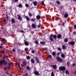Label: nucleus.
Instances as JSON below:
<instances>
[{
	"instance_id": "obj_1",
	"label": "nucleus",
	"mask_w": 76,
	"mask_h": 76,
	"mask_svg": "<svg viewBox=\"0 0 76 76\" xmlns=\"http://www.w3.org/2000/svg\"><path fill=\"white\" fill-rule=\"evenodd\" d=\"M53 38H54L55 39H56V38H57V36H56V35H50L49 37V39L50 40H51V41H53Z\"/></svg>"
},
{
	"instance_id": "obj_2",
	"label": "nucleus",
	"mask_w": 76,
	"mask_h": 76,
	"mask_svg": "<svg viewBox=\"0 0 76 76\" xmlns=\"http://www.w3.org/2000/svg\"><path fill=\"white\" fill-rule=\"evenodd\" d=\"M8 62L7 61H5V60H2L0 61V65L1 64H4L6 65Z\"/></svg>"
},
{
	"instance_id": "obj_3",
	"label": "nucleus",
	"mask_w": 76,
	"mask_h": 76,
	"mask_svg": "<svg viewBox=\"0 0 76 76\" xmlns=\"http://www.w3.org/2000/svg\"><path fill=\"white\" fill-rule=\"evenodd\" d=\"M60 70L64 71L66 70V67L64 66H61L59 67Z\"/></svg>"
},
{
	"instance_id": "obj_4",
	"label": "nucleus",
	"mask_w": 76,
	"mask_h": 76,
	"mask_svg": "<svg viewBox=\"0 0 76 76\" xmlns=\"http://www.w3.org/2000/svg\"><path fill=\"white\" fill-rule=\"evenodd\" d=\"M56 60L59 62H61L63 61V59L59 57H57L56 58Z\"/></svg>"
},
{
	"instance_id": "obj_5",
	"label": "nucleus",
	"mask_w": 76,
	"mask_h": 76,
	"mask_svg": "<svg viewBox=\"0 0 76 76\" xmlns=\"http://www.w3.org/2000/svg\"><path fill=\"white\" fill-rule=\"evenodd\" d=\"M17 16H18V19L19 20H22V18L21 17L20 15L18 14Z\"/></svg>"
},
{
	"instance_id": "obj_6",
	"label": "nucleus",
	"mask_w": 76,
	"mask_h": 76,
	"mask_svg": "<svg viewBox=\"0 0 76 76\" xmlns=\"http://www.w3.org/2000/svg\"><path fill=\"white\" fill-rule=\"evenodd\" d=\"M34 74L35 75H37L39 76V73H38V72L37 71H34Z\"/></svg>"
},
{
	"instance_id": "obj_7",
	"label": "nucleus",
	"mask_w": 76,
	"mask_h": 76,
	"mask_svg": "<svg viewBox=\"0 0 76 76\" xmlns=\"http://www.w3.org/2000/svg\"><path fill=\"white\" fill-rule=\"evenodd\" d=\"M24 41V44L25 45H26L27 46H28V45L29 43L28 42H27V41H26L25 40Z\"/></svg>"
},
{
	"instance_id": "obj_8",
	"label": "nucleus",
	"mask_w": 76,
	"mask_h": 76,
	"mask_svg": "<svg viewBox=\"0 0 76 76\" xmlns=\"http://www.w3.org/2000/svg\"><path fill=\"white\" fill-rule=\"evenodd\" d=\"M75 44V42L73 41H72L69 42V44L70 45H74Z\"/></svg>"
},
{
	"instance_id": "obj_9",
	"label": "nucleus",
	"mask_w": 76,
	"mask_h": 76,
	"mask_svg": "<svg viewBox=\"0 0 76 76\" xmlns=\"http://www.w3.org/2000/svg\"><path fill=\"white\" fill-rule=\"evenodd\" d=\"M62 47L63 50H66V46L65 45H63L62 46Z\"/></svg>"
},
{
	"instance_id": "obj_10",
	"label": "nucleus",
	"mask_w": 76,
	"mask_h": 76,
	"mask_svg": "<svg viewBox=\"0 0 76 76\" xmlns=\"http://www.w3.org/2000/svg\"><path fill=\"white\" fill-rule=\"evenodd\" d=\"M23 66H26V62L25 61H23Z\"/></svg>"
},
{
	"instance_id": "obj_11",
	"label": "nucleus",
	"mask_w": 76,
	"mask_h": 76,
	"mask_svg": "<svg viewBox=\"0 0 76 76\" xmlns=\"http://www.w3.org/2000/svg\"><path fill=\"white\" fill-rule=\"evenodd\" d=\"M32 26L33 28H36V25L34 23L32 24Z\"/></svg>"
},
{
	"instance_id": "obj_12",
	"label": "nucleus",
	"mask_w": 76,
	"mask_h": 76,
	"mask_svg": "<svg viewBox=\"0 0 76 76\" xmlns=\"http://www.w3.org/2000/svg\"><path fill=\"white\" fill-rule=\"evenodd\" d=\"M33 3L34 6H36V5H37V2L36 1H34Z\"/></svg>"
},
{
	"instance_id": "obj_13",
	"label": "nucleus",
	"mask_w": 76,
	"mask_h": 76,
	"mask_svg": "<svg viewBox=\"0 0 76 76\" xmlns=\"http://www.w3.org/2000/svg\"><path fill=\"white\" fill-rule=\"evenodd\" d=\"M11 22L12 23H14L15 22V19H14L13 18H12L11 20Z\"/></svg>"
},
{
	"instance_id": "obj_14",
	"label": "nucleus",
	"mask_w": 76,
	"mask_h": 76,
	"mask_svg": "<svg viewBox=\"0 0 76 76\" xmlns=\"http://www.w3.org/2000/svg\"><path fill=\"white\" fill-rule=\"evenodd\" d=\"M40 44H42V45H44V44H45V42L44 41L40 42Z\"/></svg>"
},
{
	"instance_id": "obj_15",
	"label": "nucleus",
	"mask_w": 76,
	"mask_h": 76,
	"mask_svg": "<svg viewBox=\"0 0 76 76\" xmlns=\"http://www.w3.org/2000/svg\"><path fill=\"white\" fill-rule=\"evenodd\" d=\"M64 17L65 18H67V17H68V14H65Z\"/></svg>"
},
{
	"instance_id": "obj_16",
	"label": "nucleus",
	"mask_w": 76,
	"mask_h": 76,
	"mask_svg": "<svg viewBox=\"0 0 76 76\" xmlns=\"http://www.w3.org/2000/svg\"><path fill=\"white\" fill-rule=\"evenodd\" d=\"M57 37L58 38H60L61 37V35L60 34H58Z\"/></svg>"
},
{
	"instance_id": "obj_17",
	"label": "nucleus",
	"mask_w": 76,
	"mask_h": 76,
	"mask_svg": "<svg viewBox=\"0 0 76 76\" xmlns=\"http://www.w3.org/2000/svg\"><path fill=\"white\" fill-rule=\"evenodd\" d=\"M36 18L37 19H40V16L39 15H37L36 16Z\"/></svg>"
},
{
	"instance_id": "obj_18",
	"label": "nucleus",
	"mask_w": 76,
	"mask_h": 76,
	"mask_svg": "<svg viewBox=\"0 0 76 76\" xmlns=\"http://www.w3.org/2000/svg\"><path fill=\"white\" fill-rule=\"evenodd\" d=\"M56 65H53V67L54 69H56Z\"/></svg>"
},
{
	"instance_id": "obj_19",
	"label": "nucleus",
	"mask_w": 76,
	"mask_h": 76,
	"mask_svg": "<svg viewBox=\"0 0 76 76\" xmlns=\"http://www.w3.org/2000/svg\"><path fill=\"white\" fill-rule=\"evenodd\" d=\"M31 61L32 63H33V64H34V60L33 59H32L31 60Z\"/></svg>"
},
{
	"instance_id": "obj_20",
	"label": "nucleus",
	"mask_w": 76,
	"mask_h": 76,
	"mask_svg": "<svg viewBox=\"0 0 76 76\" xmlns=\"http://www.w3.org/2000/svg\"><path fill=\"white\" fill-rule=\"evenodd\" d=\"M25 18L27 20H29V17H28V16H26V17Z\"/></svg>"
},
{
	"instance_id": "obj_21",
	"label": "nucleus",
	"mask_w": 76,
	"mask_h": 76,
	"mask_svg": "<svg viewBox=\"0 0 76 76\" xmlns=\"http://www.w3.org/2000/svg\"><path fill=\"white\" fill-rule=\"evenodd\" d=\"M61 56L62 58H64V54L62 53L61 54Z\"/></svg>"
},
{
	"instance_id": "obj_22",
	"label": "nucleus",
	"mask_w": 76,
	"mask_h": 76,
	"mask_svg": "<svg viewBox=\"0 0 76 76\" xmlns=\"http://www.w3.org/2000/svg\"><path fill=\"white\" fill-rule=\"evenodd\" d=\"M69 71H68L67 70H66L65 71V73H66V75H67L68 73H69Z\"/></svg>"
},
{
	"instance_id": "obj_23",
	"label": "nucleus",
	"mask_w": 76,
	"mask_h": 76,
	"mask_svg": "<svg viewBox=\"0 0 76 76\" xmlns=\"http://www.w3.org/2000/svg\"><path fill=\"white\" fill-rule=\"evenodd\" d=\"M52 54L53 56H54L55 55H56V52H52Z\"/></svg>"
},
{
	"instance_id": "obj_24",
	"label": "nucleus",
	"mask_w": 76,
	"mask_h": 76,
	"mask_svg": "<svg viewBox=\"0 0 76 76\" xmlns=\"http://www.w3.org/2000/svg\"><path fill=\"white\" fill-rule=\"evenodd\" d=\"M31 21L32 22H35V19L34 18H31Z\"/></svg>"
},
{
	"instance_id": "obj_25",
	"label": "nucleus",
	"mask_w": 76,
	"mask_h": 76,
	"mask_svg": "<svg viewBox=\"0 0 76 76\" xmlns=\"http://www.w3.org/2000/svg\"><path fill=\"white\" fill-rule=\"evenodd\" d=\"M51 76H54V72H53V71L52 72V73H51Z\"/></svg>"
},
{
	"instance_id": "obj_26",
	"label": "nucleus",
	"mask_w": 76,
	"mask_h": 76,
	"mask_svg": "<svg viewBox=\"0 0 76 76\" xmlns=\"http://www.w3.org/2000/svg\"><path fill=\"white\" fill-rule=\"evenodd\" d=\"M68 41V40L67 39H65L64 40V41L65 42H67Z\"/></svg>"
},
{
	"instance_id": "obj_27",
	"label": "nucleus",
	"mask_w": 76,
	"mask_h": 76,
	"mask_svg": "<svg viewBox=\"0 0 76 76\" xmlns=\"http://www.w3.org/2000/svg\"><path fill=\"white\" fill-rule=\"evenodd\" d=\"M67 65L69 66L70 65V62L69 61H67Z\"/></svg>"
},
{
	"instance_id": "obj_28",
	"label": "nucleus",
	"mask_w": 76,
	"mask_h": 76,
	"mask_svg": "<svg viewBox=\"0 0 76 76\" xmlns=\"http://www.w3.org/2000/svg\"><path fill=\"white\" fill-rule=\"evenodd\" d=\"M22 6V5L21 4H19L18 5V7L20 8V7H21Z\"/></svg>"
},
{
	"instance_id": "obj_29",
	"label": "nucleus",
	"mask_w": 76,
	"mask_h": 76,
	"mask_svg": "<svg viewBox=\"0 0 76 76\" xmlns=\"http://www.w3.org/2000/svg\"><path fill=\"white\" fill-rule=\"evenodd\" d=\"M28 15L29 16H31V17L32 16V14H31V13H28Z\"/></svg>"
},
{
	"instance_id": "obj_30",
	"label": "nucleus",
	"mask_w": 76,
	"mask_h": 76,
	"mask_svg": "<svg viewBox=\"0 0 76 76\" xmlns=\"http://www.w3.org/2000/svg\"><path fill=\"white\" fill-rule=\"evenodd\" d=\"M25 6L26 7H29V5L28 4H25Z\"/></svg>"
},
{
	"instance_id": "obj_31",
	"label": "nucleus",
	"mask_w": 76,
	"mask_h": 76,
	"mask_svg": "<svg viewBox=\"0 0 76 76\" xmlns=\"http://www.w3.org/2000/svg\"><path fill=\"white\" fill-rule=\"evenodd\" d=\"M73 74L74 75H76V72L75 71L73 72Z\"/></svg>"
},
{
	"instance_id": "obj_32",
	"label": "nucleus",
	"mask_w": 76,
	"mask_h": 76,
	"mask_svg": "<svg viewBox=\"0 0 76 76\" xmlns=\"http://www.w3.org/2000/svg\"><path fill=\"white\" fill-rule=\"evenodd\" d=\"M26 58L28 60H29V58H30V57H29V56H26Z\"/></svg>"
},
{
	"instance_id": "obj_33",
	"label": "nucleus",
	"mask_w": 76,
	"mask_h": 76,
	"mask_svg": "<svg viewBox=\"0 0 76 76\" xmlns=\"http://www.w3.org/2000/svg\"><path fill=\"white\" fill-rule=\"evenodd\" d=\"M58 50L59 51H61V48H58Z\"/></svg>"
},
{
	"instance_id": "obj_34",
	"label": "nucleus",
	"mask_w": 76,
	"mask_h": 76,
	"mask_svg": "<svg viewBox=\"0 0 76 76\" xmlns=\"http://www.w3.org/2000/svg\"><path fill=\"white\" fill-rule=\"evenodd\" d=\"M24 50L25 51H28V48H25Z\"/></svg>"
},
{
	"instance_id": "obj_35",
	"label": "nucleus",
	"mask_w": 76,
	"mask_h": 76,
	"mask_svg": "<svg viewBox=\"0 0 76 76\" xmlns=\"http://www.w3.org/2000/svg\"><path fill=\"white\" fill-rule=\"evenodd\" d=\"M25 76H27L28 75V73H26L25 74Z\"/></svg>"
},
{
	"instance_id": "obj_36",
	"label": "nucleus",
	"mask_w": 76,
	"mask_h": 76,
	"mask_svg": "<svg viewBox=\"0 0 76 76\" xmlns=\"http://www.w3.org/2000/svg\"><path fill=\"white\" fill-rule=\"evenodd\" d=\"M35 43L36 44H38V42L37 41H35Z\"/></svg>"
},
{
	"instance_id": "obj_37",
	"label": "nucleus",
	"mask_w": 76,
	"mask_h": 76,
	"mask_svg": "<svg viewBox=\"0 0 76 76\" xmlns=\"http://www.w3.org/2000/svg\"><path fill=\"white\" fill-rule=\"evenodd\" d=\"M6 56L4 55L3 57V59H4V58H6Z\"/></svg>"
},
{
	"instance_id": "obj_38",
	"label": "nucleus",
	"mask_w": 76,
	"mask_h": 76,
	"mask_svg": "<svg viewBox=\"0 0 76 76\" xmlns=\"http://www.w3.org/2000/svg\"><path fill=\"white\" fill-rule=\"evenodd\" d=\"M10 65H9L8 66H7V69H9V68H10Z\"/></svg>"
},
{
	"instance_id": "obj_39",
	"label": "nucleus",
	"mask_w": 76,
	"mask_h": 76,
	"mask_svg": "<svg viewBox=\"0 0 76 76\" xmlns=\"http://www.w3.org/2000/svg\"><path fill=\"white\" fill-rule=\"evenodd\" d=\"M20 32H22V33H23L24 32V31L23 30H21L20 31Z\"/></svg>"
},
{
	"instance_id": "obj_40",
	"label": "nucleus",
	"mask_w": 76,
	"mask_h": 76,
	"mask_svg": "<svg viewBox=\"0 0 76 76\" xmlns=\"http://www.w3.org/2000/svg\"><path fill=\"white\" fill-rule=\"evenodd\" d=\"M56 3H57L58 4H60V2L58 1H56Z\"/></svg>"
},
{
	"instance_id": "obj_41",
	"label": "nucleus",
	"mask_w": 76,
	"mask_h": 76,
	"mask_svg": "<svg viewBox=\"0 0 76 76\" xmlns=\"http://www.w3.org/2000/svg\"><path fill=\"white\" fill-rule=\"evenodd\" d=\"M55 19H56V20H58L59 19V18H58L57 17Z\"/></svg>"
},
{
	"instance_id": "obj_42",
	"label": "nucleus",
	"mask_w": 76,
	"mask_h": 76,
	"mask_svg": "<svg viewBox=\"0 0 76 76\" xmlns=\"http://www.w3.org/2000/svg\"><path fill=\"white\" fill-rule=\"evenodd\" d=\"M73 34H74V35H76V32H73Z\"/></svg>"
},
{
	"instance_id": "obj_43",
	"label": "nucleus",
	"mask_w": 76,
	"mask_h": 76,
	"mask_svg": "<svg viewBox=\"0 0 76 76\" xmlns=\"http://www.w3.org/2000/svg\"><path fill=\"white\" fill-rule=\"evenodd\" d=\"M44 2L43 1L42 2V4H43V5H44Z\"/></svg>"
},
{
	"instance_id": "obj_44",
	"label": "nucleus",
	"mask_w": 76,
	"mask_h": 76,
	"mask_svg": "<svg viewBox=\"0 0 76 76\" xmlns=\"http://www.w3.org/2000/svg\"><path fill=\"white\" fill-rule=\"evenodd\" d=\"M18 0H14V1H15V2H18Z\"/></svg>"
},
{
	"instance_id": "obj_45",
	"label": "nucleus",
	"mask_w": 76,
	"mask_h": 76,
	"mask_svg": "<svg viewBox=\"0 0 76 76\" xmlns=\"http://www.w3.org/2000/svg\"><path fill=\"white\" fill-rule=\"evenodd\" d=\"M52 57V56H51V55H49V57L50 58H51Z\"/></svg>"
},
{
	"instance_id": "obj_46",
	"label": "nucleus",
	"mask_w": 76,
	"mask_h": 76,
	"mask_svg": "<svg viewBox=\"0 0 76 76\" xmlns=\"http://www.w3.org/2000/svg\"><path fill=\"white\" fill-rule=\"evenodd\" d=\"M27 69L28 70H29V66H27Z\"/></svg>"
},
{
	"instance_id": "obj_47",
	"label": "nucleus",
	"mask_w": 76,
	"mask_h": 76,
	"mask_svg": "<svg viewBox=\"0 0 76 76\" xmlns=\"http://www.w3.org/2000/svg\"><path fill=\"white\" fill-rule=\"evenodd\" d=\"M4 69H5V70H7V67H4Z\"/></svg>"
},
{
	"instance_id": "obj_48",
	"label": "nucleus",
	"mask_w": 76,
	"mask_h": 76,
	"mask_svg": "<svg viewBox=\"0 0 76 76\" xmlns=\"http://www.w3.org/2000/svg\"><path fill=\"white\" fill-rule=\"evenodd\" d=\"M4 40H5V39L4 38L3 39H2V41H3V42H4Z\"/></svg>"
},
{
	"instance_id": "obj_49",
	"label": "nucleus",
	"mask_w": 76,
	"mask_h": 76,
	"mask_svg": "<svg viewBox=\"0 0 76 76\" xmlns=\"http://www.w3.org/2000/svg\"><path fill=\"white\" fill-rule=\"evenodd\" d=\"M74 28L75 29H76V25H75L74 26Z\"/></svg>"
},
{
	"instance_id": "obj_50",
	"label": "nucleus",
	"mask_w": 76,
	"mask_h": 76,
	"mask_svg": "<svg viewBox=\"0 0 76 76\" xmlns=\"http://www.w3.org/2000/svg\"><path fill=\"white\" fill-rule=\"evenodd\" d=\"M18 67H19V66H20V64L19 63H18Z\"/></svg>"
},
{
	"instance_id": "obj_51",
	"label": "nucleus",
	"mask_w": 76,
	"mask_h": 76,
	"mask_svg": "<svg viewBox=\"0 0 76 76\" xmlns=\"http://www.w3.org/2000/svg\"><path fill=\"white\" fill-rule=\"evenodd\" d=\"M40 24H39V25H38V28H40Z\"/></svg>"
},
{
	"instance_id": "obj_52",
	"label": "nucleus",
	"mask_w": 76,
	"mask_h": 76,
	"mask_svg": "<svg viewBox=\"0 0 76 76\" xmlns=\"http://www.w3.org/2000/svg\"><path fill=\"white\" fill-rule=\"evenodd\" d=\"M57 55L58 56H59V55H60V53H57Z\"/></svg>"
},
{
	"instance_id": "obj_53",
	"label": "nucleus",
	"mask_w": 76,
	"mask_h": 76,
	"mask_svg": "<svg viewBox=\"0 0 76 76\" xmlns=\"http://www.w3.org/2000/svg\"><path fill=\"white\" fill-rule=\"evenodd\" d=\"M45 50H48V49L47 48H45Z\"/></svg>"
},
{
	"instance_id": "obj_54",
	"label": "nucleus",
	"mask_w": 76,
	"mask_h": 76,
	"mask_svg": "<svg viewBox=\"0 0 76 76\" xmlns=\"http://www.w3.org/2000/svg\"><path fill=\"white\" fill-rule=\"evenodd\" d=\"M75 63H73L72 65V66H75Z\"/></svg>"
},
{
	"instance_id": "obj_55",
	"label": "nucleus",
	"mask_w": 76,
	"mask_h": 76,
	"mask_svg": "<svg viewBox=\"0 0 76 76\" xmlns=\"http://www.w3.org/2000/svg\"><path fill=\"white\" fill-rule=\"evenodd\" d=\"M32 53H35V52L34 51L32 50Z\"/></svg>"
},
{
	"instance_id": "obj_56",
	"label": "nucleus",
	"mask_w": 76,
	"mask_h": 76,
	"mask_svg": "<svg viewBox=\"0 0 76 76\" xmlns=\"http://www.w3.org/2000/svg\"><path fill=\"white\" fill-rule=\"evenodd\" d=\"M1 53H3V54H4V52L3 51H2Z\"/></svg>"
},
{
	"instance_id": "obj_57",
	"label": "nucleus",
	"mask_w": 76,
	"mask_h": 76,
	"mask_svg": "<svg viewBox=\"0 0 76 76\" xmlns=\"http://www.w3.org/2000/svg\"><path fill=\"white\" fill-rule=\"evenodd\" d=\"M15 50L14 49H13L12 50V51H13V52H15Z\"/></svg>"
},
{
	"instance_id": "obj_58",
	"label": "nucleus",
	"mask_w": 76,
	"mask_h": 76,
	"mask_svg": "<svg viewBox=\"0 0 76 76\" xmlns=\"http://www.w3.org/2000/svg\"><path fill=\"white\" fill-rule=\"evenodd\" d=\"M3 20H4V22H6V20H5V19H4Z\"/></svg>"
},
{
	"instance_id": "obj_59",
	"label": "nucleus",
	"mask_w": 76,
	"mask_h": 76,
	"mask_svg": "<svg viewBox=\"0 0 76 76\" xmlns=\"http://www.w3.org/2000/svg\"><path fill=\"white\" fill-rule=\"evenodd\" d=\"M6 58H8V56H6Z\"/></svg>"
},
{
	"instance_id": "obj_60",
	"label": "nucleus",
	"mask_w": 76,
	"mask_h": 76,
	"mask_svg": "<svg viewBox=\"0 0 76 76\" xmlns=\"http://www.w3.org/2000/svg\"><path fill=\"white\" fill-rule=\"evenodd\" d=\"M13 64V63H12V62H11L10 63V64Z\"/></svg>"
},
{
	"instance_id": "obj_61",
	"label": "nucleus",
	"mask_w": 76,
	"mask_h": 76,
	"mask_svg": "<svg viewBox=\"0 0 76 76\" xmlns=\"http://www.w3.org/2000/svg\"><path fill=\"white\" fill-rule=\"evenodd\" d=\"M8 65H10V63H9L8 64Z\"/></svg>"
},
{
	"instance_id": "obj_62",
	"label": "nucleus",
	"mask_w": 76,
	"mask_h": 76,
	"mask_svg": "<svg viewBox=\"0 0 76 76\" xmlns=\"http://www.w3.org/2000/svg\"><path fill=\"white\" fill-rule=\"evenodd\" d=\"M2 48V47L0 46V48Z\"/></svg>"
},
{
	"instance_id": "obj_63",
	"label": "nucleus",
	"mask_w": 76,
	"mask_h": 76,
	"mask_svg": "<svg viewBox=\"0 0 76 76\" xmlns=\"http://www.w3.org/2000/svg\"><path fill=\"white\" fill-rule=\"evenodd\" d=\"M61 52L60 51L59 54H61Z\"/></svg>"
},
{
	"instance_id": "obj_64",
	"label": "nucleus",
	"mask_w": 76,
	"mask_h": 76,
	"mask_svg": "<svg viewBox=\"0 0 76 76\" xmlns=\"http://www.w3.org/2000/svg\"><path fill=\"white\" fill-rule=\"evenodd\" d=\"M62 25H64V23H62Z\"/></svg>"
}]
</instances>
